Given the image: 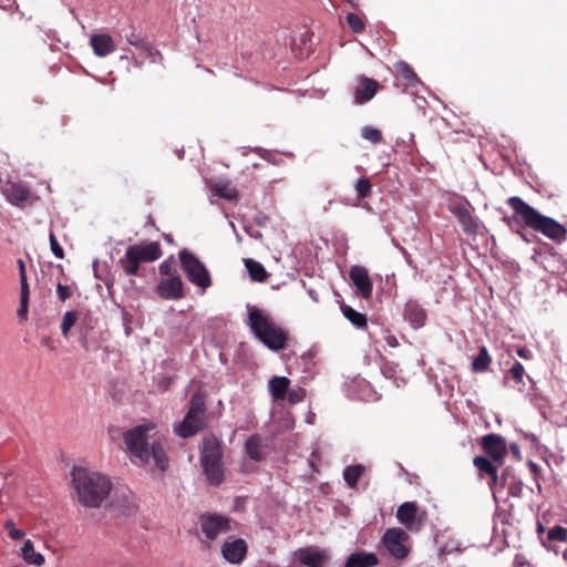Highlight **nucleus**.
<instances>
[{
  "label": "nucleus",
  "instance_id": "obj_44",
  "mask_svg": "<svg viewBox=\"0 0 567 567\" xmlns=\"http://www.w3.org/2000/svg\"><path fill=\"white\" fill-rule=\"evenodd\" d=\"M17 264L19 268L20 289H29L25 264L22 259H18Z\"/></svg>",
  "mask_w": 567,
  "mask_h": 567
},
{
  "label": "nucleus",
  "instance_id": "obj_49",
  "mask_svg": "<svg viewBox=\"0 0 567 567\" xmlns=\"http://www.w3.org/2000/svg\"><path fill=\"white\" fill-rule=\"evenodd\" d=\"M487 484L492 491L495 489L498 485V473H495L494 477L489 476Z\"/></svg>",
  "mask_w": 567,
  "mask_h": 567
},
{
  "label": "nucleus",
  "instance_id": "obj_10",
  "mask_svg": "<svg viewBox=\"0 0 567 567\" xmlns=\"http://www.w3.org/2000/svg\"><path fill=\"white\" fill-rule=\"evenodd\" d=\"M2 193L10 204L19 208L32 205L38 198L31 188L21 181H8L2 187Z\"/></svg>",
  "mask_w": 567,
  "mask_h": 567
},
{
  "label": "nucleus",
  "instance_id": "obj_13",
  "mask_svg": "<svg viewBox=\"0 0 567 567\" xmlns=\"http://www.w3.org/2000/svg\"><path fill=\"white\" fill-rule=\"evenodd\" d=\"M202 532L213 540L230 529V520L226 516L218 514H204L199 519Z\"/></svg>",
  "mask_w": 567,
  "mask_h": 567
},
{
  "label": "nucleus",
  "instance_id": "obj_19",
  "mask_svg": "<svg viewBox=\"0 0 567 567\" xmlns=\"http://www.w3.org/2000/svg\"><path fill=\"white\" fill-rule=\"evenodd\" d=\"M427 315L425 309L414 300H409L404 306V319L414 328L425 324Z\"/></svg>",
  "mask_w": 567,
  "mask_h": 567
},
{
  "label": "nucleus",
  "instance_id": "obj_41",
  "mask_svg": "<svg viewBox=\"0 0 567 567\" xmlns=\"http://www.w3.org/2000/svg\"><path fill=\"white\" fill-rule=\"evenodd\" d=\"M159 274L163 278L179 276L174 267V262L171 260H165L159 265Z\"/></svg>",
  "mask_w": 567,
  "mask_h": 567
},
{
  "label": "nucleus",
  "instance_id": "obj_11",
  "mask_svg": "<svg viewBox=\"0 0 567 567\" xmlns=\"http://www.w3.org/2000/svg\"><path fill=\"white\" fill-rule=\"evenodd\" d=\"M398 520L411 532H419L427 518L424 509L416 502H405L396 511Z\"/></svg>",
  "mask_w": 567,
  "mask_h": 567
},
{
  "label": "nucleus",
  "instance_id": "obj_32",
  "mask_svg": "<svg viewBox=\"0 0 567 567\" xmlns=\"http://www.w3.org/2000/svg\"><path fill=\"white\" fill-rule=\"evenodd\" d=\"M22 555L27 563L42 566L44 564V557L34 550L33 544L31 540H27L22 547Z\"/></svg>",
  "mask_w": 567,
  "mask_h": 567
},
{
  "label": "nucleus",
  "instance_id": "obj_36",
  "mask_svg": "<svg viewBox=\"0 0 567 567\" xmlns=\"http://www.w3.org/2000/svg\"><path fill=\"white\" fill-rule=\"evenodd\" d=\"M547 539L549 542L567 543V528L556 525L548 530Z\"/></svg>",
  "mask_w": 567,
  "mask_h": 567
},
{
  "label": "nucleus",
  "instance_id": "obj_43",
  "mask_svg": "<svg viewBox=\"0 0 567 567\" xmlns=\"http://www.w3.org/2000/svg\"><path fill=\"white\" fill-rule=\"evenodd\" d=\"M4 529L8 532L9 536L14 540L21 539L24 536V532L18 529L12 520L6 522Z\"/></svg>",
  "mask_w": 567,
  "mask_h": 567
},
{
  "label": "nucleus",
  "instance_id": "obj_42",
  "mask_svg": "<svg viewBox=\"0 0 567 567\" xmlns=\"http://www.w3.org/2000/svg\"><path fill=\"white\" fill-rule=\"evenodd\" d=\"M49 239H50V247H51V250L54 254V256L60 258V259H63L64 258V250L61 247V245L59 244V241H58V239H56V237H55L53 231L50 233Z\"/></svg>",
  "mask_w": 567,
  "mask_h": 567
},
{
  "label": "nucleus",
  "instance_id": "obj_26",
  "mask_svg": "<svg viewBox=\"0 0 567 567\" xmlns=\"http://www.w3.org/2000/svg\"><path fill=\"white\" fill-rule=\"evenodd\" d=\"M396 74L410 86H416L420 79L414 69L405 61H399L394 64Z\"/></svg>",
  "mask_w": 567,
  "mask_h": 567
},
{
  "label": "nucleus",
  "instance_id": "obj_33",
  "mask_svg": "<svg viewBox=\"0 0 567 567\" xmlns=\"http://www.w3.org/2000/svg\"><path fill=\"white\" fill-rule=\"evenodd\" d=\"M212 192L220 197L228 200L236 199L238 197V192L235 187H233L228 183H216L212 186Z\"/></svg>",
  "mask_w": 567,
  "mask_h": 567
},
{
  "label": "nucleus",
  "instance_id": "obj_24",
  "mask_svg": "<svg viewBox=\"0 0 567 567\" xmlns=\"http://www.w3.org/2000/svg\"><path fill=\"white\" fill-rule=\"evenodd\" d=\"M245 452L248 457L256 462H261L266 457L262 440L259 435H251L245 443Z\"/></svg>",
  "mask_w": 567,
  "mask_h": 567
},
{
  "label": "nucleus",
  "instance_id": "obj_27",
  "mask_svg": "<svg viewBox=\"0 0 567 567\" xmlns=\"http://www.w3.org/2000/svg\"><path fill=\"white\" fill-rule=\"evenodd\" d=\"M245 267L247 268L249 277L252 281L265 282L269 277V274L265 267L259 261H256L251 258L245 259Z\"/></svg>",
  "mask_w": 567,
  "mask_h": 567
},
{
  "label": "nucleus",
  "instance_id": "obj_12",
  "mask_svg": "<svg viewBox=\"0 0 567 567\" xmlns=\"http://www.w3.org/2000/svg\"><path fill=\"white\" fill-rule=\"evenodd\" d=\"M480 446L486 454V457L492 458L497 463H504L507 455L505 437L495 433L483 435L480 439Z\"/></svg>",
  "mask_w": 567,
  "mask_h": 567
},
{
  "label": "nucleus",
  "instance_id": "obj_4",
  "mask_svg": "<svg viewBox=\"0 0 567 567\" xmlns=\"http://www.w3.org/2000/svg\"><path fill=\"white\" fill-rule=\"evenodd\" d=\"M248 324L252 333L267 348L279 351L286 348L288 333L278 327L270 317L257 307H249Z\"/></svg>",
  "mask_w": 567,
  "mask_h": 567
},
{
  "label": "nucleus",
  "instance_id": "obj_40",
  "mask_svg": "<svg viewBox=\"0 0 567 567\" xmlns=\"http://www.w3.org/2000/svg\"><path fill=\"white\" fill-rule=\"evenodd\" d=\"M511 378L517 383V384H525L524 383V375H525V368L524 365L516 361L509 369Z\"/></svg>",
  "mask_w": 567,
  "mask_h": 567
},
{
  "label": "nucleus",
  "instance_id": "obj_1",
  "mask_svg": "<svg viewBox=\"0 0 567 567\" xmlns=\"http://www.w3.org/2000/svg\"><path fill=\"white\" fill-rule=\"evenodd\" d=\"M153 423L134 426L123 433V440L128 453L142 464L153 463L162 473L169 466L165 451L166 439L157 433Z\"/></svg>",
  "mask_w": 567,
  "mask_h": 567
},
{
  "label": "nucleus",
  "instance_id": "obj_38",
  "mask_svg": "<svg viewBox=\"0 0 567 567\" xmlns=\"http://www.w3.org/2000/svg\"><path fill=\"white\" fill-rule=\"evenodd\" d=\"M361 136L373 144H379L383 140L382 132L372 126H364L361 131Z\"/></svg>",
  "mask_w": 567,
  "mask_h": 567
},
{
  "label": "nucleus",
  "instance_id": "obj_9",
  "mask_svg": "<svg viewBox=\"0 0 567 567\" xmlns=\"http://www.w3.org/2000/svg\"><path fill=\"white\" fill-rule=\"evenodd\" d=\"M409 539L410 536L404 529L392 527L384 533L382 544L390 556L398 560H403L410 554V547L406 545Z\"/></svg>",
  "mask_w": 567,
  "mask_h": 567
},
{
  "label": "nucleus",
  "instance_id": "obj_23",
  "mask_svg": "<svg viewBox=\"0 0 567 567\" xmlns=\"http://www.w3.org/2000/svg\"><path fill=\"white\" fill-rule=\"evenodd\" d=\"M473 464L477 468L480 477L484 478L485 476H487V477L493 476L494 477V474L498 473V468L504 463H497V462H495L492 458H488L486 456L477 455V456L474 457Z\"/></svg>",
  "mask_w": 567,
  "mask_h": 567
},
{
  "label": "nucleus",
  "instance_id": "obj_48",
  "mask_svg": "<svg viewBox=\"0 0 567 567\" xmlns=\"http://www.w3.org/2000/svg\"><path fill=\"white\" fill-rule=\"evenodd\" d=\"M516 353L518 357L525 360H532L533 359V352L526 348V347H518L516 349Z\"/></svg>",
  "mask_w": 567,
  "mask_h": 567
},
{
  "label": "nucleus",
  "instance_id": "obj_35",
  "mask_svg": "<svg viewBox=\"0 0 567 567\" xmlns=\"http://www.w3.org/2000/svg\"><path fill=\"white\" fill-rule=\"evenodd\" d=\"M355 192L359 199L369 197L372 193V184L365 177L359 178L355 183Z\"/></svg>",
  "mask_w": 567,
  "mask_h": 567
},
{
  "label": "nucleus",
  "instance_id": "obj_28",
  "mask_svg": "<svg viewBox=\"0 0 567 567\" xmlns=\"http://www.w3.org/2000/svg\"><path fill=\"white\" fill-rule=\"evenodd\" d=\"M125 39L131 45L135 47L146 56L153 55V45L140 33H136L134 30L131 33L126 34Z\"/></svg>",
  "mask_w": 567,
  "mask_h": 567
},
{
  "label": "nucleus",
  "instance_id": "obj_34",
  "mask_svg": "<svg viewBox=\"0 0 567 567\" xmlns=\"http://www.w3.org/2000/svg\"><path fill=\"white\" fill-rule=\"evenodd\" d=\"M79 319V315L76 311H66L63 316L61 330L64 338L69 337V332L71 328L75 324Z\"/></svg>",
  "mask_w": 567,
  "mask_h": 567
},
{
  "label": "nucleus",
  "instance_id": "obj_45",
  "mask_svg": "<svg viewBox=\"0 0 567 567\" xmlns=\"http://www.w3.org/2000/svg\"><path fill=\"white\" fill-rule=\"evenodd\" d=\"M56 292L59 299L64 302L71 296V289L69 286L62 285L61 282L56 286Z\"/></svg>",
  "mask_w": 567,
  "mask_h": 567
},
{
  "label": "nucleus",
  "instance_id": "obj_15",
  "mask_svg": "<svg viewBox=\"0 0 567 567\" xmlns=\"http://www.w3.org/2000/svg\"><path fill=\"white\" fill-rule=\"evenodd\" d=\"M156 292L164 300H179L184 298V284L181 276L162 278L156 286Z\"/></svg>",
  "mask_w": 567,
  "mask_h": 567
},
{
  "label": "nucleus",
  "instance_id": "obj_8",
  "mask_svg": "<svg viewBox=\"0 0 567 567\" xmlns=\"http://www.w3.org/2000/svg\"><path fill=\"white\" fill-rule=\"evenodd\" d=\"M178 256L187 279L195 286L207 289L212 285V279L205 265L187 249L181 250Z\"/></svg>",
  "mask_w": 567,
  "mask_h": 567
},
{
  "label": "nucleus",
  "instance_id": "obj_2",
  "mask_svg": "<svg viewBox=\"0 0 567 567\" xmlns=\"http://www.w3.org/2000/svg\"><path fill=\"white\" fill-rule=\"evenodd\" d=\"M71 475L78 501L85 507H99L112 489V482L101 473L74 467Z\"/></svg>",
  "mask_w": 567,
  "mask_h": 567
},
{
  "label": "nucleus",
  "instance_id": "obj_37",
  "mask_svg": "<svg viewBox=\"0 0 567 567\" xmlns=\"http://www.w3.org/2000/svg\"><path fill=\"white\" fill-rule=\"evenodd\" d=\"M346 20H347V23H348L349 28L352 30V32L361 33V32L364 31L365 23L362 20V18L359 17L358 14H355V13H348L347 17H346Z\"/></svg>",
  "mask_w": 567,
  "mask_h": 567
},
{
  "label": "nucleus",
  "instance_id": "obj_14",
  "mask_svg": "<svg viewBox=\"0 0 567 567\" xmlns=\"http://www.w3.org/2000/svg\"><path fill=\"white\" fill-rule=\"evenodd\" d=\"M297 560L307 567H327L331 559L330 554L315 546H308L298 549L296 553Z\"/></svg>",
  "mask_w": 567,
  "mask_h": 567
},
{
  "label": "nucleus",
  "instance_id": "obj_29",
  "mask_svg": "<svg viewBox=\"0 0 567 567\" xmlns=\"http://www.w3.org/2000/svg\"><path fill=\"white\" fill-rule=\"evenodd\" d=\"M342 313L355 328L358 329H364L368 326V319L364 313H361L357 310H354L350 306H342L341 307Z\"/></svg>",
  "mask_w": 567,
  "mask_h": 567
},
{
  "label": "nucleus",
  "instance_id": "obj_47",
  "mask_svg": "<svg viewBox=\"0 0 567 567\" xmlns=\"http://www.w3.org/2000/svg\"><path fill=\"white\" fill-rule=\"evenodd\" d=\"M383 339L386 342V344L390 346L391 348H395L399 346V341H398L396 337L394 334H392L391 331H389V330H385L383 332Z\"/></svg>",
  "mask_w": 567,
  "mask_h": 567
},
{
  "label": "nucleus",
  "instance_id": "obj_51",
  "mask_svg": "<svg viewBox=\"0 0 567 567\" xmlns=\"http://www.w3.org/2000/svg\"><path fill=\"white\" fill-rule=\"evenodd\" d=\"M544 530H545V527L542 524H538L537 533L540 534V533H544Z\"/></svg>",
  "mask_w": 567,
  "mask_h": 567
},
{
  "label": "nucleus",
  "instance_id": "obj_6",
  "mask_svg": "<svg viewBox=\"0 0 567 567\" xmlns=\"http://www.w3.org/2000/svg\"><path fill=\"white\" fill-rule=\"evenodd\" d=\"M161 257L162 248L158 241L132 245L118 260V265L127 276H136L141 264L152 262Z\"/></svg>",
  "mask_w": 567,
  "mask_h": 567
},
{
  "label": "nucleus",
  "instance_id": "obj_31",
  "mask_svg": "<svg viewBox=\"0 0 567 567\" xmlns=\"http://www.w3.org/2000/svg\"><path fill=\"white\" fill-rule=\"evenodd\" d=\"M364 466L361 464L357 465H349L343 470V478L346 483L351 487L354 488L358 485V481L364 473Z\"/></svg>",
  "mask_w": 567,
  "mask_h": 567
},
{
  "label": "nucleus",
  "instance_id": "obj_25",
  "mask_svg": "<svg viewBox=\"0 0 567 567\" xmlns=\"http://www.w3.org/2000/svg\"><path fill=\"white\" fill-rule=\"evenodd\" d=\"M268 385L269 392L275 400H285L289 390L290 380L286 377H272Z\"/></svg>",
  "mask_w": 567,
  "mask_h": 567
},
{
  "label": "nucleus",
  "instance_id": "obj_3",
  "mask_svg": "<svg viewBox=\"0 0 567 567\" xmlns=\"http://www.w3.org/2000/svg\"><path fill=\"white\" fill-rule=\"evenodd\" d=\"M507 204L519 216L526 227L539 231L549 239L558 243L566 239L567 229L553 219L538 213L534 207L528 205L518 196H512L507 199Z\"/></svg>",
  "mask_w": 567,
  "mask_h": 567
},
{
  "label": "nucleus",
  "instance_id": "obj_30",
  "mask_svg": "<svg viewBox=\"0 0 567 567\" xmlns=\"http://www.w3.org/2000/svg\"><path fill=\"white\" fill-rule=\"evenodd\" d=\"M492 363V357L485 346L480 348L478 354L472 361V371L480 373L486 371Z\"/></svg>",
  "mask_w": 567,
  "mask_h": 567
},
{
  "label": "nucleus",
  "instance_id": "obj_50",
  "mask_svg": "<svg viewBox=\"0 0 567 567\" xmlns=\"http://www.w3.org/2000/svg\"><path fill=\"white\" fill-rule=\"evenodd\" d=\"M348 3H350L353 8H357L359 6V0H346Z\"/></svg>",
  "mask_w": 567,
  "mask_h": 567
},
{
  "label": "nucleus",
  "instance_id": "obj_22",
  "mask_svg": "<svg viewBox=\"0 0 567 567\" xmlns=\"http://www.w3.org/2000/svg\"><path fill=\"white\" fill-rule=\"evenodd\" d=\"M379 564V558L373 553L357 551L351 554L343 567H374Z\"/></svg>",
  "mask_w": 567,
  "mask_h": 567
},
{
  "label": "nucleus",
  "instance_id": "obj_21",
  "mask_svg": "<svg viewBox=\"0 0 567 567\" xmlns=\"http://www.w3.org/2000/svg\"><path fill=\"white\" fill-rule=\"evenodd\" d=\"M90 44L94 54L101 58L106 56L115 51L113 39L110 34L106 33L93 34L90 39Z\"/></svg>",
  "mask_w": 567,
  "mask_h": 567
},
{
  "label": "nucleus",
  "instance_id": "obj_20",
  "mask_svg": "<svg viewBox=\"0 0 567 567\" xmlns=\"http://www.w3.org/2000/svg\"><path fill=\"white\" fill-rule=\"evenodd\" d=\"M359 83L360 85L354 91L355 102L358 104H364L374 97L379 89V83L367 76H360Z\"/></svg>",
  "mask_w": 567,
  "mask_h": 567
},
{
  "label": "nucleus",
  "instance_id": "obj_5",
  "mask_svg": "<svg viewBox=\"0 0 567 567\" xmlns=\"http://www.w3.org/2000/svg\"><path fill=\"white\" fill-rule=\"evenodd\" d=\"M200 463L207 482L210 485L219 486L224 482L225 471L223 447L216 436L204 437L200 450Z\"/></svg>",
  "mask_w": 567,
  "mask_h": 567
},
{
  "label": "nucleus",
  "instance_id": "obj_46",
  "mask_svg": "<svg viewBox=\"0 0 567 567\" xmlns=\"http://www.w3.org/2000/svg\"><path fill=\"white\" fill-rule=\"evenodd\" d=\"M287 399H288L289 403L296 404V403L302 401L303 393H301V391H298V390H290V391L288 390Z\"/></svg>",
  "mask_w": 567,
  "mask_h": 567
},
{
  "label": "nucleus",
  "instance_id": "obj_39",
  "mask_svg": "<svg viewBox=\"0 0 567 567\" xmlns=\"http://www.w3.org/2000/svg\"><path fill=\"white\" fill-rule=\"evenodd\" d=\"M29 296L30 289H20V307L18 309V316L21 319H27Z\"/></svg>",
  "mask_w": 567,
  "mask_h": 567
},
{
  "label": "nucleus",
  "instance_id": "obj_7",
  "mask_svg": "<svg viewBox=\"0 0 567 567\" xmlns=\"http://www.w3.org/2000/svg\"><path fill=\"white\" fill-rule=\"evenodd\" d=\"M206 411L205 398L200 392L192 395L188 412L183 422L175 427L177 435L182 437H190L204 427L202 415Z\"/></svg>",
  "mask_w": 567,
  "mask_h": 567
},
{
  "label": "nucleus",
  "instance_id": "obj_18",
  "mask_svg": "<svg viewBox=\"0 0 567 567\" xmlns=\"http://www.w3.org/2000/svg\"><path fill=\"white\" fill-rule=\"evenodd\" d=\"M467 204H456L453 206V208L451 209L452 214L457 218L458 223L461 224L463 230L466 233V234H471V235H474L477 233L478 230V224L477 221L474 219V217L472 216L468 207H467Z\"/></svg>",
  "mask_w": 567,
  "mask_h": 567
},
{
  "label": "nucleus",
  "instance_id": "obj_17",
  "mask_svg": "<svg viewBox=\"0 0 567 567\" xmlns=\"http://www.w3.org/2000/svg\"><path fill=\"white\" fill-rule=\"evenodd\" d=\"M223 557L230 564H239L247 554L246 542L241 538L233 542H226L221 547Z\"/></svg>",
  "mask_w": 567,
  "mask_h": 567
},
{
  "label": "nucleus",
  "instance_id": "obj_16",
  "mask_svg": "<svg viewBox=\"0 0 567 567\" xmlns=\"http://www.w3.org/2000/svg\"><path fill=\"white\" fill-rule=\"evenodd\" d=\"M349 275L358 293L363 299H370L373 291V284L369 277L368 270L362 266H353Z\"/></svg>",
  "mask_w": 567,
  "mask_h": 567
}]
</instances>
